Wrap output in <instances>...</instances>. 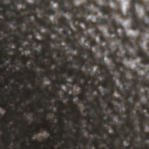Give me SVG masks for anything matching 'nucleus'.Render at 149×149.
<instances>
[{
  "mask_svg": "<svg viewBox=\"0 0 149 149\" xmlns=\"http://www.w3.org/2000/svg\"><path fill=\"white\" fill-rule=\"evenodd\" d=\"M117 6L116 9L111 8L109 3V0H102L105 2L104 4L100 5L98 4L100 7H97L102 13L103 15H107L109 18H103L97 17L96 20L98 22L100 26L107 25L108 26V32L110 36L107 38L105 36H102V32L99 29V26L97 22L98 30L100 31V34H97L95 32V28L94 32L97 36H100V42L102 44L104 42H106L107 44L105 46L101 45L100 47V51L104 53L106 50L109 52V57L112 59L110 57L112 54L116 52L117 58L121 61H123L124 57L126 58L128 61L136 58L137 56L135 54L130 53L128 49V48H132L135 50L137 56L141 58V63L146 65H149V57L148 53L143 51L141 46L139 45L140 40L141 39V36H127L125 31L122 32V37L118 35L117 29H122L124 27L119 22H117L115 19L111 18L113 15L116 16L117 14L120 18L124 20L127 18H130L132 20L131 23V28L134 30H138L141 34H149V24L145 23L144 19L139 17L136 10V5H141L145 9L146 15L149 18V1H144L143 0H130V7L128 9L126 15L123 14L120 7V2L117 0H111ZM147 45L148 49L149 51V39Z\"/></svg>",
  "mask_w": 149,
  "mask_h": 149,
  "instance_id": "obj_1",
  "label": "nucleus"
},
{
  "mask_svg": "<svg viewBox=\"0 0 149 149\" xmlns=\"http://www.w3.org/2000/svg\"><path fill=\"white\" fill-rule=\"evenodd\" d=\"M59 3L60 6L61 11L63 13H69L72 14V20L77 32L74 31L71 28L72 32L70 38H75L76 34H78V38H81L84 36L87 37L86 41L90 42L89 45L91 47L97 46L98 43L95 38L89 36L90 34L87 33L85 35L84 31L88 30L90 27L95 28V32L98 34L100 33L98 30L97 24L92 22L91 19L86 20V16L90 14L96 15L97 12H94L91 9L93 5L96 7H100L97 1L94 0H54Z\"/></svg>",
  "mask_w": 149,
  "mask_h": 149,
  "instance_id": "obj_2",
  "label": "nucleus"
},
{
  "mask_svg": "<svg viewBox=\"0 0 149 149\" xmlns=\"http://www.w3.org/2000/svg\"><path fill=\"white\" fill-rule=\"evenodd\" d=\"M117 56L116 52L114 54H112L110 56V57L113 58V63L115 65L113 67L115 68V70L120 73V77H119L118 79H119L121 84H125V82L127 83L130 81V79H126V73L123 71L121 70L120 69L122 70H125V65L123 63V61H120L118 60V61L116 60V57Z\"/></svg>",
  "mask_w": 149,
  "mask_h": 149,
  "instance_id": "obj_3",
  "label": "nucleus"
},
{
  "mask_svg": "<svg viewBox=\"0 0 149 149\" xmlns=\"http://www.w3.org/2000/svg\"><path fill=\"white\" fill-rule=\"evenodd\" d=\"M72 72L74 74H78L79 77H76L75 79H73V82L72 83V85L77 86L79 84L81 87L85 88V86L88 88L91 84L88 83V78H87L85 75H83V72L82 71L80 70L79 72H77V70L75 68H72ZM84 93L86 91L85 88L84 89Z\"/></svg>",
  "mask_w": 149,
  "mask_h": 149,
  "instance_id": "obj_4",
  "label": "nucleus"
},
{
  "mask_svg": "<svg viewBox=\"0 0 149 149\" xmlns=\"http://www.w3.org/2000/svg\"><path fill=\"white\" fill-rule=\"evenodd\" d=\"M58 21L59 23L58 25L59 27L62 28H64L63 31V34L59 35V37L61 38L65 39V41L67 42L66 39L67 38H69L70 36L69 31L72 30L69 21L65 17L63 16V15L58 18Z\"/></svg>",
  "mask_w": 149,
  "mask_h": 149,
  "instance_id": "obj_5",
  "label": "nucleus"
},
{
  "mask_svg": "<svg viewBox=\"0 0 149 149\" xmlns=\"http://www.w3.org/2000/svg\"><path fill=\"white\" fill-rule=\"evenodd\" d=\"M51 4L49 6V7L47 8L46 9L47 10L48 9H50L51 10H54L55 12V13L54 14L52 15H54L56 14V11L55 9H53L52 8H51L50 6ZM44 8L42 9H44L45 12V14L46 15V16H43L42 17V20L41 19V20L39 21V24L41 26H44V28H51V27H52V26H49V24L47 23V21H49L50 22V25L52 24V22L50 20V18L49 16H48V15H51L48 14L47 10H45V9L44 8V6H43Z\"/></svg>",
  "mask_w": 149,
  "mask_h": 149,
  "instance_id": "obj_6",
  "label": "nucleus"
},
{
  "mask_svg": "<svg viewBox=\"0 0 149 149\" xmlns=\"http://www.w3.org/2000/svg\"><path fill=\"white\" fill-rule=\"evenodd\" d=\"M103 85L105 88L110 89L111 88L116 89L118 92H120L121 95L123 96V91L119 90L118 85H117L115 81L112 80V77L111 75H110L109 80H106V82L103 83Z\"/></svg>",
  "mask_w": 149,
  "mask_h": 149,
  "instance_id": "obj_7",
  "label": "nucleus"
},
{
  "mask_svg": "<svg viewBox=\"0 0 149 149\" xmlns=\"http://www.w3.org/2000/svg\"><path fill=\"white\" fill-rule=\"evenodd\" d=\"M99 61L97 63V64L98 65L100 70L101 71H103L104 72L105 76V82L106 80H109V79L110 69L107 68V66L105 65L104 60V58H100Z\"/></svg>",
  "mask_w": 149,
  "mask_h": 149,
  "instance_id": "obj_8",
  "label": "nucleus"
},
{
  "mask_svg": "<svg viewBox=\"0 0 149 149\" xmlns=\"http://www.w3.org/2000/svg\"><path fill=\"white\" fill-rule=\"evenodd\" d=\"M25 1L26 0H11V2L12 3V6L13 7V10H12L11 9V6L10 4L8 5V7H6L5 8L7 10L9 11L13 10L14 12L16 13V15H20L19 13L18 12V10H16V9L17 8V6L19 4H23L25 3Z\"/></svg>",
  "mask_w": 149,
  "mask_h": 149,
  "instance_id": "obj_9",
  "label": "nucleus"
},
{
  "mask_svg": "<svg viewBox=\"0 0 149 149\" xmlns=\"http://www.w3.org/2000/svg\"><path fill=\"white\" fill-rule=\"evenodd\" d=\"M55 2L59 3L57 1H54ZM38 4L39 5V7L40 9H42L44 8H44L45 9V10H47L48 13L49 14L54 15L55 14L56 12L54 10H51L50 9L47 10L46 9L47 8L49 7V6L51 4V3L49 1V0H42V2H39Z\"/></svg>",
  "mask_w": 149,
  "mask_h": 149,
  "instance_id": "obj_10",
  "label": "nucleus"
},
{
  "mask_svg": "<svg viewBox=\"0 0 149 149\" xmlns=\"http://www.w3.org/2000/svg\"><path fill=\"white\" fill-rule=\"evenodd\" d=\"M70 38V36L69 38H67L66 39L67 42L69 44V47L72 48L73 50H79L80 49L79 46L75 45L76 43H77L79 45H80L79 39L75 38L74 39H71Z\"/></svg>",
  "mask_w": 149,
  "mask_h": 149,
  "instance_id": "obj_11",
  "label": "nucleus"
},
{
  "mask_svg": "<svg viewBox=\"0 0 149 149\" xmlns=\"http://www.w3.org/2000/svg\"><path fill=\"white\" fill-rule=\"evenodd\" d=\"M101 58H103V57L97 59L95 57H94L93 56L88 55V58L91 59L92 60V61L88 62V63H87L85 65V68L86 69H90L91 71L93 70V66L95 65L98 66L97 64V62L99 61V59Z\"/></svg>",
  "mask_w": 149,
  "mask_h": 149,
  "instance_id": "obj_12",
  "label": "nucleus"
},
{
  "mask_svg": "<svg viewBox=\"0 0 149 149\" xmlns=\"http://www.w3.org/2000/svg\"><path fill=\"white\" fill-rule=\"evenodd\" d=\"M19 48L18 47L17 49H16V48H13V51L17 52L18 53V55L16 54L15 56H11V55H8L6 53H4L3 52H1V53L2 54H3L4 55H5V57L6 58V60H8L11 59V58H12L14 59V60H15L16 58V56L17 55H18L19 57V59L20 60H22L23 59H24L25 58L24 57L22 56L21 55V53H19Z\"/></svg>",
  "mask_w": 149,
  "mask_h": 149,
  "instance_id": "obj_13",
  "label": "nucleus"
},
{
  "mask_svg": "<svg viewBox=\"0 0 149 149\" xmlns=\"http://www.w3.org/2000/svg\"><path fill=\"white\" fill-rule=\"evenodd\" d=\"M87 62L88 63L89 61H88V60L86 59H83V57L81 56H79L78 57L76 56V58L73 60V61L70 63L71 64H74L75 63V65H77L78 64L79 65H80V64H81V66H83L85 65V63Z\"/></svg>",
  "mask_w": 149,
  "mask_h": 149,
  "instance_id": "obj_14",
  "label": "nucleus"
},
{
  "mask_svg": "<svg viewBox=\"0 0 149 149\" xmlns=\"http://www.w3.org/2000/svg\"><path fill=\"white\" fill-rule=\"evenodd\" d=\"M17 30L19 31V32L18 33V35H19V34H21L22 36L24 35V37L23 38H19L18 40H24V41H27V42H30V40L29 39L28 37L29 35V33H23L21 31V29L22 28V26H20V24H19V26H17Z\"/></svg>",
  "mask_w": 149,
  "mask_h": 149,
  "instance_id": "obj_15",
  "label": "nucleus"
},
{
  "mask_svg": "<svg viewBox=\"0 0 149 149\" xmlns=\"http://www.w3.org/2000/svg\"><path fill=\"white\" fill-rule=\"evenodd\" d=\"M132 92H130V90H128L127 91L126 93L128 95L127 97L125 96V100L123 101L124 102H125V100H127V103H126L125 106V107L126 108L128 106V104H132L133 107L135 106V104H132V103H131L128 100V98L132 97Z\"/></svg>",
  "mask_w": 149,
  "mask_h": 149,
  "instance_id": "obj_16",
  "label": "nucleus"
},
{
  "mask_svg": "<svg viewBox=\"0 0 149 149\" xmlns=\"http://www.w3.org/2000/svg\"><path fill=\"white\" fill-rule=\"evenodd\" d=\"M31 19L29 17L27 16V17H25L24 16H22V18L19 20V23L17 24H15V26H19V24H20V26H21V24L22 23H25L26 24L28 22H29L30 21Z\"/></svg>",
  "mask_w": 149,
  "mask_h": 149,
  "instance_id": "obj_17",
  "label": "nucleus"
},
{
  "mask_svg": "<svg viewBox=\"0 0 149 149\" xmlns=\"http://www.w3.org/2000/svg\"><path fill=\"white\" fill-rule=\"evenodd\" d=\"M86 47L87 48L86 51L84 49H81V54L82 55H87V54H89V55H92L93 52L92 50L89 49L88 47V46H86Z\"/></svg>",
  "mask_w": 149,
  "mask_h": 149,
  "instance_id": "obj_18",
  "label": "nucleus"
},
{
  "mask_svg": "<svg viewBox=\"0 0 149 149\" xmlns=\"http://www.w3.org/2000/svg\"><path fill=\"white\" fill-rule=\"evenodd\" d=\"M49 123H46L44 125H42V127L43 128V130H47V131L49 133H51V128L49 127V126L51 127V122L50 120H49Z\"/></svg>",
  "mask_w": 149,
  "mask_h": 149,
  "instance_id": "obj_19",
  "label": "nucleus"
},
{
  "mask_svg": "<svg viewBox=\"0 0 149 149\" xmlns=\"http://www.w3.org/2000/svg\"><path fill=\"white\" fill-rule=\"evenodd\" d=\"M61 81L60 82L58 81H55V84L58 85V88H62L61 85H65L66 84V83L67 82V81L65 79H63L62 77H61Z\"/></svg>",
  "mask_w": 149,
  "mask_h": 149,
  "instance_id": "obj_20",
  "label": "nucleus"
},
{
  "mask_svg": "<svg viewBox=\"0 0 149 149\" xmlns=\"http://www.w3.org/2000/svg\"><path fill=\"white\" fill-rule=\"evenodd\" d=\"M32 41L33 42H35L37 43L38 45H42L44 43V42L40 41L37 39L36 38H32Z\"/></svg>",
  "mask_w": 149,
  "mask_h": 149,
  "instance_id": "obj_21",
  "label": "nucleus"
},
{
  "mask_svg": "<svg viewBox=\"0 0 149 149\" xmlns=\"http://www.w3.org/2000/svg\"><path fill=\"white\" fill-rule=\"evenodd\" d=\"M109 89H111V91H109L107 94L108 97V98H112L113 96V94L115 92V91H117V90L111 88Z\"/></svg>",
  "mask_w": 149,
  "mask_h": 149,
  "instance_id": "obj_22",
  "label": "nucleus"
},
{
  "mask_svg": "<svg viewBox=\"0 0 149 149\" xmlns=\"http://www.w3.org/2000/svg\"><path fill=\"white\" fill-rule=\"evenodd\" d=\"M29 10L31 11L32 13H35L37 9L36 5H32L30 3H29Z\"/></svg>",
  "mask_w": 149,
  "mask_h": 149,
  "instance_id": "obj_23",
  "label": "nucleus"
},
{
  "mask_svg": "<svg viewBox=\"0 0 149 149\" xmlns=\"http://www.w3.org/2000/svg\"><path fill=\"white\" fill-rule=\"evenodd\" d=\"M49 26H52L51 28H46V29H49L50 30V32H49V33H50V34H51V33H52V34H55V33L58 32V30H54L53 29L54 28L53 25L51 24V25H50Z\"/></svg>",
  "mask_w": 149,
  "mask_h": 149,
  "instance_id": "obj_24",
  "label": "nucleus"
},
{
  "mask_svg": "<svg viewBox=\"0 0 149 149\" xmlns=\"http://www.w3.org/2000/svg\"><path fill=\"white\" fill-rule=\"evenodd\" d=\"M19 38H17V39L16 40H15L14 41V44H15L17 43V42L18 43V48H20V47H22V46H22V45L20 43H21L22 44L25 41H24V40H19L18 41V39Z\"/></svg>",
  "mask_w": 149,
  "mask_h": 149,
  "instance_id": "obj_25",
  "label": "nucleus"
},
{
  "mask_svg": "<svg viewBox=\"0 0 149 149\" xmlns=\"http://www.w3.org/2000/svg\"><path fill=\"white\" fill-rule=\"evenodd\" d=\"M53 72H54L52 70H51V71H49L48 72H45L44 73V74L45 77H47L50 79H51V77Z\"/></svg>",
  "mask_w": 149,
  "mask_h": 149,
  "instance_id": "obj_26",
  "label": "nucleus"
},
{
  "mask_svg": "<svg viewBox=\"0 0 149 149\" xmlns=\"http://www.w3.org/2000/svg\"><path fill=\"white\" fill-rule=\"evenodd\" d=\"M41 36L45 37L46 40V42H47L49 41V40H50L51 39V35L50 33H48V34L47 35H45V34H42L41 35Z\"/></svg>",
  "mask_w": 149,
  "mask_h": 149,
  "instance_id": "obj_27",
  "label": "nucleus"
},
{
  "mask_svg": "<svg viewBox=\"0 0 149 149\" xmlns=\"http://www.w3.org/2000/svg\"><path fill=\"white\" fill-rule=\"evenodd\" d=\"M74 107L73 108L75 110V112L78 114V115L81 116H82V114L81 113L79 110V106L77 105H75V104H73Z\"/></svg>",
  "mask_w": 149,
  "mask_h": 149,
  "instance_id": "obj_28",
  "label": "nucleus"
},
{
  "mask_svg": "<svg viewBox=\"0 0 149 149\" xmlns=\"http://www.w3.org/2000/svg\"><path fill=\"white\" fill-rule=\"evenodd\" d=\"M46 43L47 44V47L48 49H49L50 47H51V46L50 45L51 44L53 43L54 45H55L56 41H54L53 42L52 38H51V39L49 40Z\"/></svg>",
  "mask_w": 149,
  "mask_h": 149,
  "instance_id": "obj_29",
  "label": "nucleus"
},
{
  "mask_svg": "<svg viewBox=\"0 0 149 149\" xmlns=\"http://www.w3.org/2000/svg\"><path fill=\"white\" fill-rule=\"evenodd\" d=\"M129 90L132 92H134L135 93H136V86H135V85L133 84L132 86H130Z\"/></svg>",
  "mask_w": 149,
  "mask_h": 149,
  "instance_id": "obj_30",
  "label": "nucleus"
},
{
  "mask_svg": "<svg viewBox=\"0 0 149 149\" xmlns=\"http://www.w3.org/2000/svg\"><path fill=\"white\" fill-rule=\"evenodd\" d=\"M32 16H34L36 18V20L38 21L39 24V21L41 20V19L38 16V13H32Z\"/></svg>",
  "mask_w": 149,
  "mask_h": 149,
  "instance_id": "obj_31",
  "label": "nucleus"
},
{
  "mask_svg": "<svg viewBox=\"0 0 149 149\" xmlns=\"http://www.w3.org/2000/svg\"><path fill=\"white\" fill-rule=\"evenodd\" d=\"M56 92L55 94H52V95L51 96V98L52 99H53L54 98H56L57 97V96L56 95L57 94V92H59L60 91L62 90V88H56Z\"/></svg>",
  "mask_w": 149,
  "mask_h": 149,
  "instance_id": "obj_32",
  "label": "nucleus"
},
{
  "mask_svg": "<svg viewBox=\"0 0 149 149\" xmlns=\"http://www.w3.org/2000/svg\"><path fill=\"white\" fill-rule=\"evenodd\" d=\"M135 99L134 100V102H138L139 99L141 97L138 94H137L136 93L134 95Z\"/></svg>",
  "mask_w": 149,
  "mask_h": 149,
  "instance_id": "obj_33",
  "label": "nucleus"
},
{
  "mask_svg": "<svg viewBox=\"0 0 149 149\" xmlns=\"http://www.w3.org/2000/svg\"><path fill=\"white\" fill-rule=\"evenodd\" d=\"M100 86V84H98V85H96L95 83H93V86H90V88L93 89L95 91L97 90V88H98V87Z\"/></svg>",
  "mask_w": 149,
  "mask_h": 149,
  "instance_id": "obj_34",
  "label": "nucleus"
},
{
  "mask_svg": "<svg viewBox=\"0 0 149 149\" xmlns=\"http://www.w3.org/2000/svg\"><path fill=\"white\" fill-rule=\"evenodd\" d=\"M22 47L24 51H26V50L30 49V45H29V44H26L25 47Z\"/></svg>",
  "mask_w": 149,
  "mask_h": 149,
  "instance_id": "obj_35",
  "label": "nucleus"
},
{
  "mask_svg": "<svg viewBox=\"0 0 149 149\" xmlns=\"http://www.w3.org/2000/svg\"><path fill=\"white\" fill-rule=\"evenodd\" d=\"M33 28L35 29V30L36 31V32L38 33H40V30L39 28H38L37 26H33Z\"/></svg>",
  "mask_w": 149,
  "mask_h": 149,
  "instance_id": "obj_36",
  "label": "nucleus"
},
{
  "mask_svg": "<svg viewBox=\"0 0 149 149\" xmlns=\"http://www.w3.org/2000/svg\"><path fill=\"white\" fill-rule=\"evenodd\" d=\"M65 70L66 71V74L67 75H68V76H70L72 77H74L73 75H72V73H68L67 72L68 71H70L69 69H65Z\"/></svg>",
  "mask_w": 149,
  "mask_h": 149,
  "instance_id": "obj_37",
  "label": "nucleus"
},
{
  "mask_svg": "<svg viewBox=\"0 0 149 149\" xmlns=\"http://www.w3.org/2000/svg\"><path fill=\"white\" fill-rule=\"evenodd\" d=\"M108 105L106 109L107 111L108 110V108H112L114 107V106L113 104H111L109 102H108Z\"/></svg>",
  "mask_w": 149,
  "mask_h": 149,
  "instance_id": "obj_38",
  "label": "nucleus"
},
{
  "mask_svg": "<svg viewBox=\"0 0 149 149\" xmlns=\"http://www.w3.org/2000/svg\"><path fill=\"white\" fill-rule=\"evenodd\" d=\"M144 133V129L142 130H141L139 132V134L140 135V136H141L143 137L144 138H145V136L143 134V133Z\"/></svg>",
  "mask_w": 149,
  "mask_h": 149,
  "instance_id": "obj_39",
  "label": "nucleus"
},
{
  "mask_svg": "<svg viewBox=\"0 0 149 149\" xmlns=\"http://www.w3.org/2000/svg\"><path fill=\"white\" fill-rule=\"evenodd\" d=\"M0 58L1 59H2L1 60L0 59V65H5L4 62L3 61V59L2 56H0Z\"/></svg>",
  "mask_w": 149,
  "mask_h": 149,
  "instance_id": "obj_40",
  "label": "nucleus"
},
{
  "mask_svg": "<svg viewBox=\"0 0 149 149\" xmlns=\"http://www.w3.org/2000/svg\"><path fill=\"white\" fill-rule=\"evenodd\" d=\"M7 20L8 22H11V21H14V22H16V18L15 17H13L12 19L11 20L10 19H9L7 18Z\"/></svg>",
  "mask_w": 149,
  "mask_h": 149,
  "instance_id": "obj_41",
  "label": "nucleus"
},
{
  "mask_svg": "<svg viewBox=\"0 0 149 149\" xmlns=\"http://www.w3.org/2000/svg\"><path fill=\"white\" fill-rule=\"evenodd\" d=\"M141 121H145V120H148V118H147L146 116H141Z\"/></svg>",
  "mask_w": 149,
  "mask_h": 149,
  "instance_id": "obj_42",
  "label": "nucleus"
},
{
  "mask_svg": "<svg viewBox=\"0 0 149 149\" xmlns=\"http://www.w3.org/2000/svg\"><path fill=\"white\" fill-rule=\"evenodd\" d=\"M136 125V124L135 123H132L131 125H127V126L128 127H131L132 129H133L134 128Z\"/></svg>",
  "mask_w": 149,
  "mask_h": 149,
  "instance_id": "obj_43",
  "label": "nucleus"
},
{
  "mask_svg": "<svg viewBox=\"0 0 149 149\" xmlns=\"http://www.w3.org/2000/svg\"><path fill=\"white\" fill-rule=\"evenodd\" d=\"M123 85V90H124V91L126 92L127 93V91H128V90L126 88L127 86L125 85V84H122Z\"/></svg>",
  "mask_w": 149,
  "mask_h": 149,
  "instance_id": "obj_44",
  "label": "nucleus"
},
{
  "mask_svg": "<svg viewBox=\"0 0 149 149\" xmlns=\"http://www.w3.org/2000/svg\"><path fill=\"white\" fill-rule=\"evenodd\" d=\"M130 81L132 83L133 85H135V86H136V85H138L139 84V83L138 82H136L135 80L131 81L130 80Z\"/></svg>",
  "mask_w": 149,
  "mask_h": 149,
  "instance_id": "obj_45",
  "label": "nucleus"
},
{
  "mask_svg": "<svg viewBox=\"0 0 149 149\" xmlns=\"http://www.w3.org/2000/svg\"><path fill=\"white\" fill-rule=\"evenodd\" d=\"M81 99L82 101H84V100H86V102H88V100H86L85 99V97L84 95H82L81 96Z\"/></svg>",
  "mask_w": 149,
  "mask_h": 149,
  "instance_id": "obj_46",
  "label": "nucleus"
},
{
  "mask_svg": "<svg viewBox=\"0 0 149 149\" xmlns=\"http://www.w3.org/2000/svg\"><path fill=\"white\" fill-rule=\"evenodd\" d=\"M61 115H62V116H65V118H67V119H68V120L70 119V117H68V116H66V115H64V114H63V113L62 112V110L61 109Z\"/></svg>",
  "mask_w": 149,
  "mask_h": 149,
  "instance_id": "obj_47",
  "label": "nucleus"
},
{
  "mask_svg": "<svg viewBox=\"0 0 149 149\" xmlns=\"http://www.w3.org/2000/svg\"><path fill=\"white\" fill-rule=\"evenodd\" d=\"M142 85L143 87H146L147 88H149V85L148 84H147V83H143L142 84Z\"/></svg>",
  "mask_w": 149,
  "mask_h": 149,
  "instance_id": "obj_48",
  "label": "nucleus"
},
{
  "mask_svg": "<svg viewBox=\"0 0 149 149\" xmlns=\"http://www.w3.org/2000/svg\"><path fill=\"white\" fill-rule=\"evenodd\" d=\"M97 75L98 76H101V77H104L105 76V74L104 72H101L100 74V73L97 74Z\"/></svg>",
  "mask_w": 149,
  "mask_h": 149,
  "instance_id": "obj_49",
  "label": "nucleus"
},
{
  "mask_svg": "<svg viewBox=\"0 0 149 149\" xmlns=\"http://www.w3.org/2000/svg\"><path fill=\"white\" fill-rule=\"evenodd\" d=\"M44 108L45 109H46L49 112H51V111H52V110H50L49 109V107L48 106H46L45 107H44Z\"/></svg>",
  "mask_w": 149,
  "mask_h": 149,
  "instance_id": "obj_50",
  "label": "nucleus"
},
{
  "mask_svg": "<svg viewBox=\"0 0 149 149\" xmlns=\"http://www.w3.org/2000/svg\"><path fill=\"white\" fill-rule=\"evenodd\" d=\"M29 3H27V8L25 9V10L26 11L28 12V11H31L29 10Z\"/></svg>",
  "mask_w": 149,
  "mask_h": 149,
  "instance_id": "obj_51",
  "label": "nucleus"
},
{
  "mask_svg": "<svg viewBox=\"0 0 149 149\" xmlns=\"http://www.w3.org/2000/svg\"><path fill=\"white\" fill-rule=\"evenodd\" d=\"M104 100H106L107 98H108V97L107 94H106L105 95V96H103L102 97Z\"/></svg>",
  "mask_w": 149,
  "mask_h": 149,
  "instance_id": "obj_52",
  "label": "nucleus"
},
{
  "mask_svg": "<svg viewBox=\"0 0 149 149\" xmlns=\"http://www.w3.org/2000/svg\"><path fill=\"white\" fill-rule=\"evenodd\" d=\"M30 42L31 43H30V44H29V45H30V49L31 48H32V47H33V45L32 43L33 42H32V40H31V41H30Z\"/></svg>",
  "mask_w": 149,
  "mask_h": 149,
  "instance_id": "obj_53",
  "label": "nucleus"
},
{
  "mask_svg": "<svg viewBox=\"0 0 149 149\" xmlns=\"http://www.w3.org/2000/svg\"><path fill=\"white\" fill-rule=\"evenodd\" d=\"M32 74L33 75V76L34 77V81H35V78L36 77V74L34 72H32Z\"/></svg>",
  "mask_w": 149,
  "mask_h": 149,
  "instance_id": "obj_54",
  "label": "nucleus"
},
{
  "mask_svg": "<svg viewBox=\"0 0 149 149\" xmlns=\"http://www.w3.org/2000/svg\"><path fill=\"white\" fill-rule=\"evenodd\" d=\"M110 121V122H112L113 121V118L109 117L108 118V121Z\"/></svg>",
  "mask_w": 149,
  "mask_h": 149,
  "instance_id": "obj_55",
  "label": "nucleus"
},
{
  "mask_svg": "<svg viewBox=\"0 0 149 149\" xmlns=\"http://www.w3.org/2000/svg\"><path fill=\"white\" fill-rule=\"evenodd\" d=\"M0 106L4 109H6V106L5 105H3V104H0Z\"/></svg>",
  "mask_w": 149,
  "mask_h": 149,
  "instance_id": "obj_56",
  "label": "nucleus"
},
{
  "mask_svg": "<svg viewBox=\"0 0 149 149\" xmlns=\"http://www.w3.org/2000/svg\"><path fill=\"white\" fill-rule=\"evenodd\" d=\"M148 105H149L148 103L146 104H145V106L143 107V108H146V109L147 108V109H148H148L149 108V107H148Z\"/></svg>",
  "mask_w": 149,
  "mask_h": 149,
  "instance_id": "obj_57",
  "label": "nucleus"
},
{
  "mask_svg": "<svg viewBox=\"0 0 149 149\" xmlns=\"http://www.w3.org/2000/svg\"><path fill=\"white\" fill-rule=\"evenodd\" d=\"M1 12L2 13H3V15H6V13H7L8 12L7 10H4L3 12L2 11H1Z\"/></svg>",
  "mask_w": 149,
  "mask_h": 149,
  "instance_id": "obj_58",
  "label": "nucleus"
},
{
  "mask_svg": "<svg viewBox=\"0 0 149 149\" xmlns=\"http://www.w3.org/2000/svg\"><path fill=\"white\" fill-rule=\"evenodd\" d=\"M0 5L1 7H2V8H3V9L5 8V5L4 4H3V3H1V4H0Z\"/></svg>",
  "mask_w": 149,
  "mask_h": 149,
  "instance_id": "obj_59",
  "label": "nucleus"
},
{
  "mask_svg": "<svg viewBox=\"0 0 149 149\" xmlns=\"http://www.w3.org/2000/svg\"><path fill=\"white\" fill-rule=\"evenodd\" d=\"M1 30H3V31H4L6 33H7V34H9V32L8 31H6L5 29H3V28H2Z\"/></svg>",
  "mask_w": 149,
  "mask_h": 149,
  "instance_id": "obj_60",
  "label": "nucleus"
},
{
  "mask_svg": "<svg viewBox=\"0 0 149 149\" xmlns=\"http://www.w3.org/2000/svg\"><path fill=\"white\" fill-rule=\"evenodd\" d=\"M0 88L2 89L4 91V90L5 89V86H0Z\"/></svg>",
  "mask_w": 149,
  "mask_h": 149,
  "instance_id": "obj_61",
  "label": "nucleus"
},
{
  "mask_svg": "<svg viewBox=\"0 0 149 149\" xmlns=\"http://www.w3.org/2000/svg\"><path fill=\"white\" fill-rule=\"evenodd\" d=\"M93 129V133L94 134H96L97 133V132L96 129L94 128Z\"/></svg>",
  "mask_w": 149,
  "mask_h": 149,
  "instance_id": "obj_62",
  "label": "nucleus"
},
{
  "mask_svg": "<svg viewBox=\"0 0 149 149\" xmlns=\"http://www.w3.org/2000/svg\"><path fill=\"white\" fill-rule=\"evenodd\" d=\"M33 33V31L32 29H31V31L29 32V33L31 35H32Z\"/></svg>",
  "mask_w": 149,
  "mask_h": 149,
  "instance_id": "obj_63",
  "label": "nucleus"
},
{
  "mask_svg": "<svg viewBox=\"0 0 149 149\" xmlns=\"http://www.w3.org/2000/svg\"><path fill=\"white\" fill-rule=\"evenodd\" d=\"M40 84L41 87L43 86V81H42V80L41 81L40 83Z\"/></svg>",
  "mask_w": 149,
  "mask_h": 149,
  "instance_id": "obj_64",
  "label": "nucleus"
}]
</instances>
